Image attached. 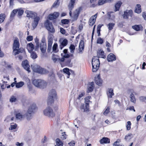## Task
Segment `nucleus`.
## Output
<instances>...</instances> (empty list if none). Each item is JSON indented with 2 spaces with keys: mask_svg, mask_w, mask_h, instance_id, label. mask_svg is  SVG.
<instances>
[{
  "mask_svg": "<svg viewBox=\"0 0 146 146\" xmlns=\"http://www.w3.org/2000/svg\"><path fill=\"white\" fill-rule=\"evenodd\" d=\"M37 108L36 105L35 104H32L29 107L27 111L24 115L28 120H30L32 119V115L35 113Z\"/></svg>",
  "mask_w": 146,
  "mask_h": 146,
  "instance_id": "obj_1",
  "label": "nucleus"
},
{
  "mask_svg": "<svg viewBox=\"0 0 146 146\" xmlns=\"http://www.w3.org/2000/svg\"><path fill=\"white\" fill-rule=\"evenodd\" d=\"M57 98V94L55 90L52 89L50 90L47 99V104L48 106H51L54 103V100L56 99Z\"/></svg>",
  "mask_w": 146,
  "mask_h": 146,
  "instance_id": "obj_2",
  "label": "nucleus"
},
{
  "mask_svg": "<svg viewBox=\"0 0 146 146\" xmlns=\"http://www.w3.org/2000/svg\"><path fill=\"white\" fill-rule=\"evenodd\" d=\"M91 98V97L90 96H88L86 97L84 99L85 100L84 103L85 106L84 107V104L83 103H82L80 106V109L81 110H84V112H89L90 111L89 104V102H92L90 101V99Z\"/></svg>",
  "mask_w": 146,
  "mask_h": 146,
  "instance_id": "obj_3",
  "label": "nucleus"
},
{
  "mask_svg": "<svg viewBox=\"0 0 146 146\" xmlns=\"http://www.w3.org/2000/svg\"><path fill=\"white\" fill-rule=\"evenodd\" d=\"M33 83L35 86L42 89L45 88L47 85L46 82L40 79H35L33 80Z\"/></svg>",
  "mask_w": 146,
  "mask_h": 146,
  "instance_id": "obj_4",
  "label": "nucleus"
},
{
  "mask_svg": "<svg viewBox=\"0 0 146 146\" xmlns=\"http://www.w3.org/2000/svg\"><path fill=\"white\" fill-rule=\"evenodd\" d=\"M33 70L34 72L40 74H47L49 72L47 70L38 65L34 66Z\"/></svg>",
  "mask_w": 146,
  "mask_h": 146,
  "instance_id": "obj_5",
  "label": "nucleus"
},
{
  "mask_svg": "<svg viewBox=\"0 0 146 146\" xmlns=\"http://www.w3.org/2000/svg\"><path fill=\"white\" fill-rule=\"evenodd\" d=\"M48 106V107L43 111L44 114L49 117H54L55 115L53 111V110L50 107V106Z\"/></svg>",
  "mask_w": 146,
  "mask_h": 146,
  "instance_id": "obj_6",
  "label": "nucleus"
},
{
  "mask_svg": "<svg viewBox=\"0 0 146 146\" xmlns=\"http://www.w3.org/2000/svg\"><path fill=\"white\" fill-rule=\"evenodd\" d=\"M44 26L46 29L51 33H54L55 32V29L54 28L52 23L48 20H46L44 23Z\"/></svg>",
  "mask_w": 146,
  "mask_h": 146,
  "instance_id": "obj_7",
  "label": "nucleus"
},
{
  "mask_svg": "<svg viewBox=\"0 0 146 146\" xmlns=\"http://www.w3.org/2000/svg\"><path fill=\"white\" fill-rule=\"evenodd\" d=\"M82 9V7H80L75 10V11L73 12V16L71 17L73 19V21H76L77 20L80 13Z\"/></svg>",
  "mask_w": 146,
  "mask_h": 146,
  "instance_id": "obj_8",
  "label": "nucleus"
},
{
  "mask_svg": "<svg viewBox=\"0 0 146 146\" xmlns=\"http://www.w3.org/2000/svg\"><path fill=\"white\" fill-rule=\"evenodd\" d=\"M21 65L24 68L27 70L28 73L31 72L30 68V66L29 64V62L26 59L23 61L21 64Z\"/></svg>",
  "mask_w": 146,
  "mask_h": 146,
  "instance_id": "obj_9",
  "label": "nucleus"
},
{
  "mask_svg": "<svg viewBox=\"0 0 146 146\" xmlns=\"http://www.w3.org/2000/svg\"><path fill=\"white\" fill-rule=\"evenodd\" d=\"M59 15L60 13L59 12H55L48 15L47 17L48 19L49 20H56L59 17Z\"/></svg>",
  "mask_w": 146,
  "mask_h": 146,
  "instance_id": "obj_10",
  "label": "nucleus"
},
{
  "mask_svg": "<svg viewBox=\"0 0 146 146\" xmlns=\"http://www.w3.org/2000/svg\"><path fill=\"white\" fill-rule=\"evenodd\" d=\"M133 15V11L131 9L129 10H127L124 11V14L122 15L123 19H129V16L132 17Z\"/></svg>",
  "mask_w": 146,
  "mask_h": 146,
  "instance_id": "obj_11",
  "label": "nucleus"
},
{
  "mask_svg": "<svg viewBox=\"0 0 146 146\" xmlns=\"http://www.w3.org/2000/svg\"><path fill=\"white\" fill-rule=\"evenodd\" d=\"M76 0H70V3L68 5V7L69 10V15L72 17V11L74 7V4Z\"/></svg>",
  "mask_w": 146,
  "mask_h": 146,
  "instance_id": "obj_12",
  "label": "nucleus"
},
{
  "mask_svg": "<svg viewBox=\"0 0 146 146\" xmlns=\"http://www.w3.org/2000/svg\"><path fill=\"white\" fill-rule=\"evenodd\" d=\"M94 81L95 83L98 85L100 86L102 83V80L101 78L100 75L99 74L97 77L94 78Z\"/></svg>",
  "mask_w": 146,
  "mask_h": 146,
  "instance_id": "obj_13",
  "label": "nucleus"
},
{
  "mask_svg": "<svg viewBox=\"0 0 146 146\" xmlns=\"http://www.w3.org/2000/svg\"><path fill=\"white\" fill-rule=\"evenodd\" d=\"M87 86V92L89 93L92 92L93 91L94 87V82H89Z\"/></svg>",
  "mask_w": 146,
  "mask_h": 146,
  "instance_id": "obj_14",
  "label": "nucleus"
},
{
  "mask_svg": "<svg viewBox=\"0 0 146 146\" xmlns=\"http://www.w3.org/2000/svg\"><path fill=\"white\" fill-rule=\"evenodd\" d=\"M25 13H27V17H28L33 19L34 17L37 16V13L32 11L26 10Z\"/></svg>",
  "mask_w": 146,
  "mask_h": 146,
  "instance_id": "obj_15",
  "label": "nucleus"
},
{
  "mask_svg": "<svg viewBox=\"0 0 146 146\" xmlns=\"http://www.w3.org/2000/svg\"><path fill=\"white\" fill-rule=\"evenodd\" d=\"M33 19H34V22L32 23V26L33 29H34L37 26L40 20V18L39 17L36 16Z\"/></svg>",
  "mask_w": 146,
  "mask_h": 146,
  "instance_id": "obj_16",
  "label": "nucleus"
},
{
  "mask_svg": "<svg viewBox=\"0 0 146 146\" xmlns=\"http://www.w3.org/2000/svg\"><path fill=\"white\" fill-rule=\"evenodd\" d=\"M107 60L108 62H112L116 59L115 55L113 54L110 53L109 54L107 57Z\"/></svg>",
  "mask_w": 146,
  "mask_h": 146,
  "instance_id": "obj_17",
  "label": "nucleus"
},
{
  "mask_svg": "<svg viewBox=\"0 0 146 146\" xmlns=\"http://www.w3.org/2000/svg\"><path fill=\"white\" fill-rule=\"evenodd\" d=\"M13 52H15L14 53V55H16L19 54L20 53H23L24 52V53L26 54V52L25 49L22 47H21L19 48H16L14 49Z\"/></svg>",
  "mask_w": 146,
  "mask_h": 146,
  "instance_id": "obj_18",
  "label": "nucleus"
},
{
  "mask_svg": "<svg viewBox=\"0 0 146 146\" xmlns=\"http://www.w3.org/2000/svg\"><path fill=\"white\" fill-rule=\"evenodd\" d=\"M19 47L20 43L19 41V39L18 38L16 37L13 41V50L15 48H19Z\"/></svg>",
  "mask_w": 146,
  "mask_h": 146,
  "instance_id": "obj_19",
  "label": "nucleus"
},
{
  "mask_svg": "<svg viewBox=\"0 0 146 146\" xmlns=\"http://www.w3.org/2000/svg\"><path fill=\"white\" fill-rule=\"evenodd\" d=\"M122 4V2L121 1L117 2L115 4L114 7L115 9L114 10L115 12L119 11L120 8Z\"/></svg>",
  "mask_w": 146,
  "mask_h": 146,
  "instance_id": "obj_20",
  "label": "nucleus"
},
{
  "mask_svg": "<svg viewBox=\"0 0 146 146\" xmlns=\"http://www.w3.org/2000/svg\"><path fill=\"white\" fill-rule=\"evenodd\" d=\"M34 48V45L32 42L29 43L27 44V49L29 52L31 53Z\"/></svg>",
  "mask_w": 146,
  "mask_h": 146,
  "instance_id": "obj_21",
  "label": "nucleus"
},
{
  "mask_svg": "<svg viewBox=\"0 0 146 146\" xmlns=\"http://www.w3.org/2000/svg\"><path fill=\"white\" fill-rule=\"evenodd\" d=\"M100 142L101 144L109 143H110V140L108 137H104L100 140Z\"/></svg>",
  "mask_w": 146,
  "mask_h": 146,
  "instance_id": "obj_22",
  "label": "nucleus"
},
{
  "mask_svg": "<svg viewBox=\"0 0 146 146\" xmlns=\"http://www.w3.org/2000/svg\"><path fill=\"white\" fill-rule=\"evenodd\" d=\"M132 28L136 31H142L143 27L141 25H136L132 26Z\"/></svg>",
  "mask_w": 146,
  "mask_h": 146,
  "instance_id": "obj_23",
  "label": "nucleus"
},
{
  "mask_svg": "<svg viewBox=\"0 0 146 146\" xmlns=\"http://www.w3.org/2000/svg\"><path fill=\"white\" fill-rule=\"evenodd\" d=\"M21 102L23 105L24 106H25L29 104L28 100H27L26 97L24 96H22V97Z\"/></svg>",
  "mask_w": 146,
  "mask_h": 146,
  "instance_id": "obj_24",
  "label": "nucleus"
},
{
  "mask_svg": "<svg viewBox=\"0 0 146 146\" xmlns=\"http://www.w3.org/2000/svg\"><path fill=\"white\" fill-rule=\"evenodd\" d=\"M84 38H83V40H81L80 42L79 45V48L80 49V52H81L82 51L81 50V48L82 50H83L84 48Z\"/></svg>",
  "mask_w": 146,
  "mask_h": 146,
  "instance_id": "obj_25",
  "label": "nucleus"
},
{
  "mask_svg": "<svg viewBox=\"0 0 146 146\" xmlns=\"http://www.w3.org/2000/svg\"><path fill=\"white\" fill-rule=\"evenodd\" d=\"M135 13L138 14L140 13L141 12V5L139 4H137L136 5L135 9L134 10Z\"/></svg>",
  "mask_w": 146,
  "mask_h": 146,
  "instance_id": "obj_26",
  "label": "nucleus"
},
{
  "mask_svg": "<svg viewBox=\"0 0 146 146\" xmlns=\"http://www.w3.org/2000/svg\"><path fill=\"white\" fill-rule=\"evenodd\" d=\"M60 43L61 44L66 46L68 43V40L66 38H60L59 40Z\"/></svg>",
  "mask_w": 146,
  "mask_h": 146,
  "instance_id": "obj_27",
  "label": "nucleus"
},
{
  "mask_svg": "<svg viewBox=\"0 0 146 146\" xmlns=\"http://www.w3.org/2000/svg\"><path fill=\"white\" fill-rule=\"evenodd\" d=\"M63 71L64 73L66 74L67 75V78H69L71 74L70 69H69L67 68H65L63 69Z\"/></svg>",
  "mask_w": 146,
  "mask_h": 146,
  "instance_id": "obj_28",
  "label": "nucleus"
},
{
  "mask_svg": "<svg viewBox=\"0 0 146 146\" xmlns=\"http://www.w3.org/2000/svg\"><path fill=\"white\" fill-rule=\"evenodd\" d=\"M108 92H107V94L108 97L111 98L112 96L114 95L113 89L112 88H108Z\"/></svg>",
  "mask_w": 146,
  "mask_h": 146,
  "instance_id": "obj_29",
  "label": "nucleus"
},
{
  "mask_svg": "<svg viewBox=\"0 0 146 146\" xmlns=\"http://www.w3.org/2000/svg\"><path fill=\"white\" fill-rule=\"evenodd\" d=\"M56 144L55 146H63L64 143L59 138H57L56 140Z\"/></svg>",
  "mask_w": 146,
  "mask_h": 146,
  "instance_id": "obj_30",
  "label": "nucleus"
},
{
  "mask_svg": "<svg viewBox=\"0 0 146 146\" xmlns=\"http://www.w3.org/2000/svg\"><path fill=\"white\" fill-rule=\"evenodd\" d=\"M58 51V44L57 43L55 42L52 46V51L54 53H57Z\"/></svg>",
  "mask_w": 146,
  "mask_h": 146,
  "instance_id": "obj_31",
  "label": "nucleus"
},
{
  "mask_svg": "<svg viewBox=\"0 0 146 146\" xmlns=\"http://www.w3.org/2000/svg\"><path fill=\"white\" fill-rule=\"evenodd\" d=\"M97 55L99 54L100 56H101L100 57L103 58H106V55L104 54V52L102 49H100L98 50L97 52Z\"/></svg>",
  "mask_w": 146,
  "mask_h": 146,
  "instance_id": "obj_32",
  "label": "nucleus"
},
{
  "mask_svg": "<svg viewBox=\"0 0 146 146\" xmlns=\"http://www.w3.org/2000/svg\"><path fill=\"white\" fill-rule=\"evenodd\" d=\"M15 115L16 118L17 119H21L25 117V115H22L20 113H16Z\"/></svg>",
  "mask_w": 146,
  "mask_h": 146,
  "instance_id": "obj_33",
  "label": "nucleus"
},
{
  "mask_svg": "<svg viewBox=\"0 0 146 146\" xmlns=\"http://www.w3.org/2000/svg\"><path fill=\"white\" fill-rule=\"evenodd\" d=\"M76 45H74V44H71L69 46V48L70 50V52L72 53H74V50L75 49L76 47Z\"/></svg>",
  "mask_w": 146,
  "mask_h": 146,
  "instance_id": "obj_34",
  "label": "nucleus"
},
{
  "mask_svg": "<svg viewBox=\"0 0 146 146\" xmlns=\"http://www.w3.org/2000/svg\"><path fill=\"white\" fill-rule=\"evenodd\" d=\"M104 25L103 24H99L97 27V33L98 34V36H100L101 35L100 31L101 27Z\"/></svg>",
  "mask_w": 146,
  "mask_h": 146,
  "instance_id": "obj_35",
  "label": "nucleus"
},
{
  "mask_svg": "<svg viewBox=\"0 0 146 146\" xmlns=\"http://www.w3.org/2000/svg\"><path fill=\"white\" fill-rule=\"evenodd\" d=\"M133 137V135L131 133H129L125 135V139L127 141H129Z\"/></svg>",
  "mask_w": 146,
  "mask_h": 146,
  "instance_id": "obj_36",
  "label": "nucleus"
},
{
  "mask_svg": "<svg viewBox=\"0 0 146 146\" xmlns=\"http://www.w3.org/2000/svg\"><path fill=\"white\" fill-rule=\"evenodd\" d=\"M24 84V83L23 82L20 81L17 82L15 84V87L17 88H19L22 87Z\"/></svg>",
  "mask_w": 146,
  "mask_h": 146,
  "instance_id": "obj_37",
  "label": "nucleus"
},
{
  "mask_svg": "<svg viewBox=\"0 0 146 146\" xmlns=\"http://www.w3.org/2000/svg\"><path fill=\"white\" fill-rule=\"evenodd\" d=\"M6 17V15L4 13L0 14V23H3Z\"/></svg>",
  "mask_w": 146,
  "mask_h": 146,
  "instance_id": "obj_38",
  "label": "nucleus"
},
{
  "mask_svg": "<svg viewBox=\"0 0 146 146\" xmlns=\"http://www.w3.org/2000/svg\"><path fill=\"white\" fill-rule=\"evenodd\" d=\"M17 9V15L18 17L21 16L23 14L24 11L21 8L18 9Z\"/></svg>",
  "mask_w": 146,
  "mask_h": 146,
  "instance_id": "obj_39",
  "label": "nucleus"
},
{
  "mask_svg": "<svg viewBox=\"0 0 146 146\" xmlns=\"http://www.w3.org/2000/svg\"><path fill=\"white\" fill-rule=\"evenodd\" d=\"M100 60H96V61H92V65H94L95 66H97L98 67H100Z\"/></svg>",
  "mask_w": 146,
  "mask_h": 146,
  "instance_id": "obj_40",
  "label": "nucleus"
},
{
  "mask_svg": "<svg viewBox=\"0 0 146 146\" xmlns=\"http://www.w3.org/2000/svg\"><path fill=\"white\" fill-rule=\"evenodd\" d=\"M30 53H31V56L33 59H35L37 58L38 56L36 52L32 51Z\"/></svg>",
  "mask_w": 146,
  "mask_h": 146,
  "instance_id": "obj_41",
  "label": "nucleus"
},
{
  "mask_svg": "<svg viewBox=\"0 0 146 146\" xmlns=\"http://www.w3.org/2000/svg\"><path fill=\"white\" fill-rule=\"evenodd\" d=\"M61 22L62 25L68 24L70 22V20L67 19H62L61 20Z\"/></svg>",
  "mask_w": 146,
  "mask_h": 146,
  "instance_id": "obj_42",
  "label": "nucleus"
},
{
  "mask_svg": "<svg viewBox=\"0 0 146 146\" xmlns=\"http://www.w3.org/2000/svg\"><path fill=\"white\" fill-rule=\"evenodd\" d=\"M17 9H13L11 12L10 17L11 18L14 17L17 12Z\"/></svg>",
  "mask_w": 146,
  "mask_h": 146,
  "instance_id": "obj_43",
  "label": "nucleus"
},
{
  "mask_svg": "<svg viewBox=\"0 0 146 146\" xmlns=\"http://www.w3.org/2000/svg\"><path fill=\"white\" fill-rule=\"evenodd\" d=\"M48 45H52L53 40L52 37L50 35L48 38Z\"/></svg>",
  "mask_w": 146,
  "mask_h": 146,
  "instance_id": "obj_44",
  "label": "nucleus"
},
{
  "mask_svg": "<svg viewBox=\"0 0 146 146\" xmlns=\"http://www.w3.org/2000/svg\"><path fill=\"white\" fill-rule=\"evenodd\" d=\"M115 24L113 23H109L108 25V29L110 31L111 30L114 26Z\"/></svg>",
  "mask_w": 146,
  "mask_h": 146,
  "instance_id": "obj_45",
  "label": "nucleus"
},
{
  "mask_svg": "<svg viewBox=\"0 0 146 146\" xmlns=\"http://www.w3.org/2000/svg\"><path fill=\"white\" fill-rule=\"evenodd\" d=\"M130 98L131 99V101L133 103L135 102V98L134 94L131 93L130 96Z\"/></svg>",
  "mask_w": 146,
  "mask_h": 146,
  "instance_id": "obj_46",
  "label": "nucleus"
},
{
  "mask_svg": "<svg viewBox=\"0 0 146 146\" xmlns=\"http://www.w3.org/2000/svg\"><path fill=\"white\" fill-rule=\"evenodd\" d=\"M104 39L101 38L100 37L98 38L97 41V43L102 44L104 42Z\"/></svg>",
  "mask_w": 146,
  "mask_h": 146,
  "instance_id": "obj_47",
  "label": "nucleus"
},
{
  "mask_svg": "<svg viewBox=\"0 0 146 146\" xmlns=\"http://www.w3.org/2000/svg\"><path fill=\"white\" fill-rule=\"evenodd\" d=\"M17 100L16 97L14 96H12L9 99L10 102L11 103L15 102Z\"/></svg>",
  "mask_w": 146,
  "mask_h": 146,
  "instance_id": "obj_48",
  "label": "nucleus"
},
{
  "mask_svg": "<svg viewBox=\"0 0 146 146\" xmlns=\"http://www.w3.org/2000/svg\"><path fill=\"white\" fill-rule=\"evenodd\" d=\"M106 3L105 0H99L98 2V6H100Z\"/></svg>",
  "mask_w": 146,
  "mask_h": 146,
  "instance_id": "obj_49",
  "label": "nucleus"
},
{
  "mask_svg": "<svg viewBox=\"0 0 146 146\" xmlns=\"http://www.w3.org/2000/svg\"><path fill=\"white\" fill-rule=\"evenodd\" d=\"M92 71L93 72H96L99 69V67H98L97 66H95L93 65H92Z\"/></svg>",
  "mask_w": 146,
  "mask_h": 146,
  "instance_id": "obj_50",
  "label": "nucleus"
},
{
  "mask_svg": "<svg viewBox=\"0 0 146 146\" xmlns=\"http://www.w3.org/2000/svg\"><path fill=\"white\" fill-rule=\"evenodd\" d=\"M127 124L126 125V127L127 130L128 131L130 130L131 129V121H128L127 122Z\"/></svg>",
  "mask_w": 146,
  "mask_h": 146,
  "instance_id": "obj_51",
  "label": "nucleus"
},
{
  "mask_svg": "<svg viewBox=\"0 0 146 146\" xmlns=\"http://www.w3.org/2000/svg\"><path fill=\"white\" fill-rule=\"evenodd\" d=\"M59 0H56L53 4L52 7H56V6L58 5L59 6L60 4V2H59Z\"/></svg>",
  "mask_w": 146,
  "mask_h": 146,
  "instance_id": "obj_52",
  "label": "nucleus"
},
{
  "mask_svg": "<svg viewBox=\"0 0 146 146\" xmlns=\"http://www.w3.org/2000/svg\"><path fill=\"white\" fill-rule=\"evenodd\" d=\"M96 25H94L92 33V37H91V42L92 43L93 41V37L94 33V32H95V27H96Z\"/></svg>",
  "mask_w": 146,
  "mask_h": 146,
  "instance_id": "obj_53",
  "label": "nucleus"
},
{
  "mask_svg": "<svg viewBox=\"0 0 146 146\" xmlns=\"http://www.w3.org/2000/svg\"><path fill=\"white\" fill-rule=\"evenodd\" d=\"M71 61V59H69L66 61H65V64L66 66H69L70 65V62Z\"/></svg>",
  "mask_w": 146,
  "mask_h": 146,
  "instance_id": "obj_54",
  "label": "nucleus"
},
{
  "mask_svg": "<svg viewBox=\"0 0 146 146\" xmlns=\"http://www.w3.org/2000/svg\"><path fill=\"white\" fill-rule=\"evenodd\" d=\"M110 107H108L104 111V114L105 115H106L110 111Z\"/></svg>",
  "mask_w": 146,
  "mask_h": 146,
  "instance_id": "obj_55",
  "label": "nucleus"
},
{
  "mask_svg": "<svg viewBox=\"0 0 146 146\" xmlns=\"http://www.w3.org/2000/svg\"><path fill=\"white\" fill-rule=\"evenodd\" d=\"M33 37L32 36L29 35L27 37L26 39L28 41H31L33 40Z\"/></svg>",
  "mask_w": 146,
  "mask_h": 146,
  "instance_id": "obj_56",
  "label": "nucleus"
},
{
  "mask_svg": "<svg viewBox=\"0 0 146 146\" xmlns=\"http://www.w3.org/2000/svg\"><path fill=\"white\" fill-rule=\"evenodd\" d=\"M100 57L99 56H94L92 58V61H96V60L98 61V60H100L99 58Z\"/></svg>",
  "mask_w": 146,
  "mask_h": 146,
  "instance_id": "obj_57",
  "label": "nucleus"
},
{
  "mask_svg": "<svg viewBox=\"0 0 146 146\" xmlns=\"http://www.w3.org/2000/svg\"><path fill=\"white\" fill-rule=\"evenodd\" d=\"M63 55V53H62L61 54V55L62 56V58H59L58 59V60L61 62H63L65 61V58H64V57L62 56Z\"/></svg>",
  "mask_w": 146,
  "mask_h": 146,
  "instance_id": "obj_58",
  "label": "nucleus"
},
{
  "mask_svg": "<svg viewBox=\"0 0 146 146\" xmlns=\"http://www.w3.org/2000/svg\"><path fill=\"white\" fill-rule=\"evenodd\" d=\"M60 32L62 35H64L66 33V31L65 29L62 27L60 28Z\"/></svg>",
  "mask_w": 146,
  "mask_h": 146,
  "instance_id": "obj_59",
  "label": "nucleus"
},
{
  "mask_svg": "<svg viewBox=\"0 0 146 146\" xmlns=\"http://www.w3.org/2000/svg\"><path fill=\"white\" fill-rule=\"evenodd\" d=\"M17 127V124L15 123L14 125H11V129L9 128L10 130H13L15 129Z\"/></svg>",
  "mask_w": 146,
  "mask_h": 146,
  "instance_id": "obj_60",
  "label": "nucleus"
},
{
  "mask_svg": "<svg viewBox=\"0 0 146 146\" xmlns=\"http://www.w3.org/2000/svg\"><path fill=\"white\" fill-rule=\"evenodd\" d=\"M85 95V93L84 92H82L78 96V97L77 98L78 100H80L82 97L83 96Z\"/></svg>",
  "mask_w": 146,
  "mask_h": 146,
  "instance_id": "obj_61",
  "label": "nucleus"
},
{
  "mask_svg": "<svg viewBox=\"0 0 146 146\" xmlns=\"http://www.w3.org/2000/svg\"><path fill=\"white\" fill-rule=\"evenodd\" d=\"M31 137L30 136H28L25 137V140L27 142H28L31 140Z\"/></svg>",
  "mask_w": 146,
  "mask_h": 146,
  "instance_id": "obj_62",
  "label": "nucleus"
},
{
  "mask_svg": "<svg viewBox=\"0 0 146 146\" xmlns=\"http://www.w3.org/2000/svg\"><path fill=\"white\" fill-rule=\"evenodd\" d=\"M68 144L70 146H74L75 143L74 141H72L68 143Z\"/></svg>",
  "mask_w": 146,
  "mask_h": 146,
  "instance_id": "obj_63",
  "label": "nucleus"
},
{
  "mask_svg": "<svg viewBox=\"0 0 146 146\" xmlns=\"http://www.w3.org/2000/svg\"><path fill=\"white\" fill-rule=\"evenodd\" d=\"M140 100L142 102H144L146 100V96H141L139 98Z\"/></svg>",
  "mask_w": 146,
  "mask_h": 146,
  "instance_id": "obj_64",
  "label": "nucleus"
}]
</instances>
